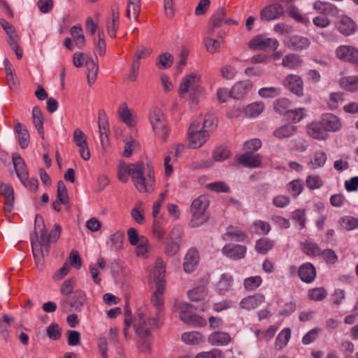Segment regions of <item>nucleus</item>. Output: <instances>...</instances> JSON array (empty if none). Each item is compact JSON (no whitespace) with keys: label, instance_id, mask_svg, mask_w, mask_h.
<instances>
[{"label":"nucleus","instance_id":"nucleus-64","mask_svg":"<svg viewBox=\"0 0 358 358\" xmlns=\"http://www.w3.org/2000/svg\"><path fill=\"white\" fill-rule=\"evenodd\" d=\"M194 358H224V355L220 350L213 349L210 351L199 352Z\"/></svg>","mask_w":358,"mask_h":358},{"label":"nucleus","instance_id":"nucleus-30","mask_svg":"<svg viewBox=\"0 0 358 358\" xmlns=\"http://www.w3.org/2000/svg\"><path fill=\"white\" fill-rule=\"evenodd\" d=\"M297 130V127L291 124H285L273 131V136L278 139L289 138L294 136Z\"/></svg>","mask_w":358,"mask_h":358},{"label":"nucleus","instance_id":"nucleus-63","mask_svg":"<svg viewBox=\"0 0 358 358\" xmlns=\"http://www.w3.org/2000/svg\"><path fill=\"white\" fill-rule=\"evenodd\" d=\"M130 164H126L124 162H120L118 166V178L122 182H127L128 176L130 174Z\"/></svg>","mask_w":358,"mask_h":358},{"label":"nucleus","instance_id":"nucleus-16","mask_svg":"<svg viewBox=\"0 0 358 358\" xmlns=\"http://www.w3.org/2000/svg\"><path fill=\"white\" fill-rule=\"evenodd\" d=\"M12 158L17 176L24 185H27L26 180L28 178V171L24 160L17 152L13 154Z\"/></svg>","mask_w":358,"mask_h":358},{"label":"nucleus","instance_id":"nucleus-24","mask_svg":"<svg viewBox=\"0 0 358 358\" xmlns=\"http://www.w3.org/2000/svg\"><path fill=\"white\" fill-rule=\"evenodd\" d=\"M231 341L230 335L224 331H217L209 334L208 342L214 346H225Z\"/></svg>","mask_w":358,"mask_h":358},{"label":"nucleus","instance_id":"nucleus-32","mask_svg":"<svg viewBox=\"0 0 358 358\" xmlns=\"http://www.w3.org/2000/svg\"><path fill=\"white\" fill-rule=\"evenodd\" d=\"M225 11L224 9L220 8L212 16L210 26L207 29L208 34H213V30L215 28L220 27L224 23Z\"/></svg>","mask_w":358,"mask_h":358},{"label":"nucleus","instance_id":"nucleus-42","mask_svg":"<svg viewBox=\"0 0 358 358\" xmlns=\"http://www.w3.org/2000/svg\"><path fill=\"white\" fill-rule=\"evenodd\" d=\"M262 283V278L260 275L250 276L243 280V287L248 292L255 291Z\"/></svg>","mask_w":358,"mask_h":358},{"label":"nucleus","instance_id":"nucleus-2","mask_svg":"<svg viewBox=\"0 0 358 358\" xmlns=\"http://www.w3.org/2000/svg\"><path fill=\"white\" fill-rule=\"evenodd\" d=\"M148 169L147 176H143V164L141 162L130 164V174L134 185L141 192H152L154 191L155 182V170L150 162L147 163Z\"/></svg>","mask_w":358,"mask_h":358},{"label":"nucleus","instance_id":"nucleus-18","mask_svg":"<svg viewBox=\"0 0 358 358\" xmlns=\"http://www.w3.org/2000/svg\"><path fill=\"white\" fill-rule=\"evenodd\" d=\"M322 124L324 127L327 132L331 131L335 132L341 129L342 123L341 120L334 114L326 113L324 114L321 120Z\"/></svg>","mask_w":358,"mask_h":358},{"label":"nucleus","instance_id":"nucleus-14","mask_svg":"<svg viewBox=\"0 0 358 358\" xmlns=\"http://www.w3.org/2000/svg\"><path fill=\"white\" fill-rule=\"evenodd\" d=\"M284 85L298 96H301L303 94V81L299 76L288 75L284 80Z\"/></svg>","mask_w":358,"mask_h":358},{"label":"nucleus","instance_id":"nucleus-48","mask_svg":"<svg viewBox=\"0 0 358 358\" xmlns=\"http://www.w3.org/2000/svg\"><path fill=\"white\" fill-rule=\"evenodd\" d=\"M273 241L267 238H261L256 241L255 250L258 253L266 254L273 248Z\"/></svg>","mask_w":358,"mask_h":358},{"label":"nucleus","instance_id":"nucleus-3","mask_svg":"<svg viewBox=\"0 0 358 358\" xmlns=\"http://www.w3.org/2000/svg\"><path fill=\"white\" fill-rule=\"evenodd\" d=\"M136 334L140 337L138 348L141 352L150 351L151 345L150 327L154 320L145 319L143 313H139L136 318Z\"/></svg>","mask_w":358,"mask_h":358},{"label":"nucleus","instance_id":"nucleus-20","mask_svg":"<svg viewBox=\"0 0 358 358\" xmlns=\"http://www.w3.org/2000/svg\"><path fill=\"white\" fill-rule=\"evenodd\" d=\"M300 279L306 283L313 282L316 277L315 267L310 262L303 264L298 270Z\"/></svg>","mask_w":358,"mask_h":358},{"label":"nucleus","instance_id":"nucleus-7","mask_svg":"<svg viewBox=\"0 0 358 358\" xmlns=\"http://www.w3.org/2000/svg\"><path fill=\"white\" fill-rule=\"evenodd\" d=\"M278 46L279 42L277 39L264 35L257 36L249 42V48L253 50H275Z\"/></svg>","mask_w":358,"mask_h":358},{"label":"nucleus","instance_id":"nucleus-53","mask_svg":"<svg viewBox=\"0 0 358 358\" xmlns=\"http://www.w3.org/2000/svg\"><path fill=\"white\" fill-rule=\"evenodd\" d=\"M206 295L207 292L204 287H197L188 292L189 299L194 301L204 300Z\"/></svg>","mask_w":358,"mask_h":358},{"label":"nucleus","instance_id":"nucleus-37","mask_svg":"<svg viewBox=\"0 0 358 358\" xmlns=\"http://www.w3.org/2000/svg\"><path fill=\"white\" fill-rule=\"evenodd\" d=\"M15 131L18 135V142L22 149L28 147L29 143V134L27 129L23 128L21 123H17L15 126Z\"/></svg>","mask_w":358,"mask_h":358},{"label":"nucleus","instance_id":"nucleus-39","mask_svg":"<svg viewBox=\"0 0 358 358\" xmlns=\"http://www.w3.org/2000/svg\"><path fill=\"white\" fill-rule=\"evenodd\" d=\"M310 45V40L304 36H293L289 39V45L295 50L306 49Z\"/></svg>","mask_w":358,"mask_h":358},{"label":"nucleus","instance_id":"nucleus-58","mask_svg":"<svg viewBox=\"0 0 358 358\" xmlns=\"http://www.w3.org/2000/svg\"><path fill=\"white\" fill-rule=\"evenodd\" d=\"M327 296V292L323 287H315L308 291V297L316 301H320L325 299Z\"/></svg>","mask_w":358,"mask_h":358},{"label":"nucleus","instance_id":"nucleus-50","mask_svg":"<svg viewBox=\"0 0 358 358\" xmlns=\"http://www.w3.org/2000/svg\"><path fill=\"white\" fill-rule=\"evenodd\" d=\"M271 229V227L268 222L262 220L255 221L250 227V231L259 235L267 234Z\"/></svg>","mask_w":358,"mask_h":358},{"label":"nucleus","instance_id":"nucleus-35","mask_svg":"<svg viewBox=\"0 0 358 358\" xmlns=\"http://www.w3.org/2000/svg\"><path fill=\"white\" fill-rule=\"evenodd\" d=\"M191 220L189 221V226L192 228L199 227L207 222L208 215L207 213H201L194 210H190Z\"/></svg>","mask_w":358,"mask_h":358},{"label":"nucleus","instance_id":"nucleus-44","mask_svg":"<svg viewBox=\"0 0 358 358\" xmlns=\"http://www.w3.org/2000/svg\"><path fill=\"white\" fill-rule=\"evenodd\" d=\"M208 206V197L206 195H201L193 201L190 206V210H194V208H195L198 212L206 213Z\"/></svg>","mask_w":358,"mask_h":358},{"label":"nucleus","instance_id":"nucleus-22","mask_svg":"<svg viewBox=\"0 0 358 358\" xmlns=\"http://www.w3.org/2000/svg\"><path fill=\"white\" fill-rule=\"evenodd\" d=\"M307 132L313 138L317 140H325L328 137V133L322 124V122H314L307 126Z\"/></svg>","mask_w":358,"mask_h":358},{"label":"nucleus","instance_id":"nucleus-28","mask_svg":"<svg viewBox=\"0 0 358 358\" xmlns=\"http://www.w3.org/2000/svg\"><path fill=\"white\" fill-rule=\"evenodd\" d=\"M314 8L320 13L325 15L334 16L338 14V8L331 3L316 1L313 5Z\"/></svg>","mask_w":358,"mask_h":358},{"label":"nucleus","instance_id":"nucleus-41","mask_svg":"<svg viewBox=\"0 0 358 358\" xmlns=\"http://www.w3.org/2000/svg\"><path fill=\"white\" fill-rule=\"evenodd\" d=\"M339 226L347 231L358 229V218L350 215L343 216L338 220Z\"/></svg>","mask_w":358,"mask_h":358},{"label":"nucleus","instance_id":"nucleus-26","mask_svg":"<svg viewBox=\"0 0 358 358\" xmlns=\"http://www.w3.org/2000/svg\"><path fill=\"white\" fill-rule=\"evenodd\" d=\"M340 87L350 92H358V76H345L338 80Z\"/></svg>","mask_w":358,"mask_h":358},{"label":"nucleus","instance_id":"nucleus-62","mask_svg":"<svg viewBox=\"0 0 358 358\" xmlns=\"http://www.w3.org/2000/svg\"><path fill=\"white\" fill-rule=\"evenodd\" d=\"M206 188L215 192H229L230 187L222 181L210 182L206 185Z\"/></svg>","mask_w":358,"mask_h":358},{"label":"nucleus","instance_id":"nucleus-12","mask_svg":"<svg viewBox=\"0 0 358 358\" xmlns=\"http://www.w3.org/2000/svg\"><path fill=\"white\" fill-rule=\"evenodd\" d=\"M247 252V248L245 245L226 244L222 249V254L232 260H238L243 259Z\"/></svg>","mask_w":358,"mask_h":358},{"label":"nucleus","instance_id":"nucleus-49","mask_svg":"<svg viewBox=\"0 0 358 358\" xmlns=\"http://www.w3.org/2000/svg\"><path fill=\"white\" fill-rule=\"evenodd\" d=\"M291 337V330L289 328L283 329L278 335L275 345L279 350H282L288 343Z\"/></svg>","mask_w":358,"mask_h":358},{"label":"nucleus","instance_id":"nucleus-51","mask_svg":"<svg viewBox=\"0 0 358 358\" xmlns=\"http://www.w3.org/2000/svg\"><path fill=\"white\" fill-rule=\"evenodd\" d=\"M70 33L76 45L81 48L85 45V41L82 27L80 25L73 26L70 29Z\"/></svg>","mask_w":358,"mask_h":358},{"label":"nucleus","instance_id":"nucleus-17","mask_svg":"<svg viewBox=\"0 0 358 358\" xmlns=\"http://www.w3.org/2000/svg\"><path fill=\"white\" fill-rule=\"evenodd\" d=\"M199 261L198 251L194 248L189 249L184 258L183 268L185 272H193L198 266Z\"/></svg>","mask_w":358,"mask_h":358},{"label":"nucleus","instance_id":"nucleus-33","mask_svg":"<svg viewBox=\"0 0 358 358\" xmlns=\"http://www.w3.org/2000/svg\"><path fill=\"white\" fill-rule=\"evenodd\" d=\"M181 339L187 345H199L204 341L205 338L198 331H188L182 334Z\"/></svg>","mask_w":358,"mask_h":358},{"label":"nucleus","instance_id":"nucleus-29","mask_svg":"<svg viewBox=\"0 0 358 358\" xmlns=\"http://www.w3.org/2000/svg\"><path fill=\"white\" fill-rule=\"evenodd\" d=\"M118 115L120 120L129 127H134L136 125V121L134 115L129 111L126 103H122L118 109Z\"/></svg>","mask_w":358,"mask_h":358},{"label":"nucleus","instance_id":"nucleus-43","mask_svg":"<svg viewBox=\"0 0 358 358\" xmlns=\"http://www.w3.org/2000/svg\"><path fill=\"white\" fill-rule=\"evenodd\" d=\"M86 300L85 294L81 290H76L73 293L70 306L76 311H80Z\"/></svg>","mask_w":358,"mask_h":358},{"label":"nucleus","instance_id":"nucleus-45","mask_svg":"<svg viewBox=\"0 0 358 358\" xmlns=\"http://www.w3.org/2000/svg\"><path fill=\"white\" fill-rule=\"evenodd\" d=\"M265 108L262 101H256L247 106L245 109V115L250 117H255L263 112Z\"/></svg>","mask_w":358,"mask_h":358},{"label":"nucleus","instance_id":"nucleus-59","mask_svg":"<svg viewBox=\"0 0 358 358\" xmlns=\"http://www.w3.org/2000/svg\"><path fill=\"white\" fill-rule=\"evenodd\" d=\"M306 182L307 187L310 189H319L323 185V180L318 175L308 176Z\"/></svg>","mask_w":358,"mask_h":358},{"label":"nucleus","instance_id":"nucleus-23","mask_svg":"<svg viewBox=\"0 0 358 358\" xmlns=\"http://www.w3.org/2000/svg\"><path fill=\"white\" fill-rule=\"evenodd\" d=\"M234 278L228 273L222 274L216 284V291L218 294L224 295L229 292L233 287Z\"/></svg>","mask_w":358,"mask_h":358},{"label":"nucleus","instance_id":"nucleus-57","mask_svg":"<svg viewBox=\"0 0 358 358\" xmlns=\"http://www.w3.org/2000/svg\"><path fill=\"white\" fill-rule=\"evenodd\" d=\"M303 189V182L300 179L291 181L288 185V191L296 197L298 196Z\"/></svg>","mask_w":358,"mask_h":358},{"label":"nucleus","instance_id":"nucleus-54","mask_svg":"<svg viewBox=\"0 0 358 358\" xmlns=\"http://www.w3.org/2000/svg\"><path fill=\"white\" fill-rule=\"evenodd\" d=\"M165 273V266L162 262L158 259V295L162 294L166 288V283L162 273Z\"/></svg>","mask_w":358,"mask_h":358},{"label":"nucleus","instance_id":"nucleus-38","mask_svg":"<svg viewBox=\"0 0 358 358\" xmlns=\"http://www.w3.org/2000/svg\"><path fill=\"white\" fill-rule=\"evenodd\" d=\"M33 123L38 130L42 138H44L43 117L41 110L38 106H34L32 109Z\"/></svg>","mask_w":358,"mask_h":358},{"label":"nucleus","instance_id":"nucleus-36","mask_svg":"<svg viewBox=\"0 0 358 358\" xmlns=\"http://www.w3.org/2000/svg\"><path fill=\"white\" fill-rule=\"evenodd\" d=\"M301 248L302 251L308 256L310 257H317L320 256L322 250L319 245L314 242L306 241L301 243Z\"/></svg>","mask_w":358,"mask_h":358},{"label":"nucleus","instance_id":"nucleus-4","mask_svg":"<svg viewBox=\"0 0 358 358\" xmlns=\"http://www.w3.org/2000/svg\"><path fill=\"white\" fill-rule=\"evenodd\" d=\"M199 77L195 73H191L185 77L180 85L178 93L180 96L189 94L190 98L194 100L201 93Z\"/></svg>","mask_w":358,"mask_h":358},{"label":"nucleus","instance_id":"nucleus-10","mask_svg":"<svg viewBox=\"0 0 358 358\" xmlns=\"http://www.w3.org/2000/svg\"><path fill=\"white\" fill-rule=\"evenodd\" d=\"M73 141L79 148L80 157L85 161L90 159V152L87 143L86 135L80 129L73 131Z\"/></svg>","mask_w":358,"mask_h":358},{"label":"nucleus","instance_id":"nucleus-34","mask_svg":"<svg viewBox=\"0 0 358 358\" xmlns=\"http://www.w3.org/2000/svg\"><path fill=\"white\" fill-rule=\"evenodd\" d=\"M124 237V232L117 231L110 236L107 244L110 245L111 249L115 251L121 250L123 248Z\"/></svg>","mask_w":358,"mask_h":358},{"label":"nucleus","instance_id":"nucleus-25","mask_svg":"<svg viewBox=\"0 0 358 358\" xmlns=\"http://www.w3.org/2000/svg\"><path fill=\"white\" fill-rule=\"evenodd\" d=\"M238 162L244 166L255 168L260 164L259 156L252 152L248 151L238 157Z\"/></svg>","mask_w":358,"mask_h":358},{"label":"nucleus","instance_id":"nucleus-52","mask_svg":"<svg viewBox=\"0 0 358 358\" xmlns=\"http://www.w3.org/2000/svg\"><path fill=\"white\" fill-rule=\"evenodd\" d=\"M281 94V89L277 87H264L258 91V95L262 98L273 99Z\"/></svg>","mask_w":358,"mask_h":358},{"label":"nucleus","instance_id":"nucleus-31","mask_svg":"<svg viewBox=\"0 0 358 358\" xmlns=\"http://www.w3.org/2000/svg\"><path fill=\"white\" fill-rule=\"evenodd\" d=\"M85 66L87 69V82L90 85H92L96 79L99 66L96 62L90 57L85 59Z\"/></svg>","mask_w":358,"mask_h":358},{"label":"nucleus","instance_id":"nucleus-60","mask_svg":"<svg viewBox=\"0 0 358 358\" xmlns=\"http://www.w3.org/2000/svg\"><path fill=\"white\" fill-rule=\"evenodd\" d=\"M124 149L123 155L125 157H129L132 154V151L138 147V143L132 137L124 139Z\"/></svg>","mask_w":358,"mask_h":358},{"label":"nucleus","instance_id":"nucleus-13","mask_svg":"<svg viewBox=\"0 0 358 358\" xmlns=\"http://www.w3.org/2000/svg\"><path fill=\"white\" fill-rule=\"evenodd\" d=\"M264 301L265 296L261 293H256L243 297L241 300L239 306L242 309L250 310L258 308Z\"/></svg>","mask_w":358,"mask_h":358},{"label":"nucleus","instance_id":"nucleus-61","mask_svg":"<svg viewBox=\"0 0 358 358\" xmlns=\"http://www.w3.org/2000/svg\"><path fill=\"white\" fill-rule=\"evenodd\" d=\"M287 116L293 122H299L306 116L305 109L303 108H299L290 110L287 112Z\"/></svg>","mask_w":358,"mask_h":358},{"label":"nucleus","instance_id":"nucleus-27","mask_svg":"<svg viewBox=\"0 0 358 358\" xmlns=\"http://www.w3.org/2000/svg\"><path fill=\"white\" fill-rule=\"evenodd\" d=\"M208 35L204 38L205 46L208 52L213 54L219 51L221 45L223 43V34L220 32L216 38H212L210 36L212 34Z\"/></svg>","mask_w":358,"mask_h":358},{"label":"nucleus","instance_id":"nucleus-21","mask_svg":"<svg viewBox=\"0 0 358 358\" xmlns=\"http://www.w3.org/2000/svg\"><path fill=\"white\" fill-rule=\"evenodd\" d=\"M252 87V83L249 80H243L234 85L231 90V96L235 99L243 97Z\"/></svg>","mask_w":358,"mask_h":358},{"label":"nucleus","instance_id":"nucleus-9","mask_svg":"<svg viewBox=\"0 0 358 358\" xmlns=\"http://www.w3.org/2000/svg\"><path fill=\"white\" fill-rule=\"evenodd\" d=\"M180 235L181 229L179 227H173L166 243L165 252L167 255L173 256L177 253L180 242Z\"/></svg>","mask_w":358,"mask_h":358},{"label":"nucleus","instance_id":"nucleus-47","mask_svg":"<svg viewBox=\"0 0 358 358\" xmlns=\"http://www.w3.org/2000/svg\"><path fill=\"white\" fill-rule=\"evenodd\" d=\"M326 161V153L323 151H317L313 155L308 165L311 169H315L320 167H322L324 165Z\"/></svg>","mask_w":358,"mask_h":358},{"label":"nucleus","instance_id":"nucleus-46","mask_svg":"<svg viewBox=\"0 0 358 358\" xmlns=\"http://www.w3.org/2000/svg\"><path fill=\"white\" fill-rule=\"evenodd\" d=\"M301 64V59L296 54H289L282 58V65L286 68L294 69L300 66Z\"/></svg>","mask_w":358,"mask_h":358},{"label":"nucleus","instance_id":"nucleus-40","mask_svg":"<svg viewBox=\"0 0 358 358\" xmlns=\"http://www.w3.org/2000/svg\"><path fill=\"white\" fill-rule=\"evenodd\" d=\"M102 116H105L104 113H99V121H98V125H99V134H100V139L101 144L103 145L105 143H107L108 141V123L106 120L102 117Z\"/></svg>","mask_w":358,"mask_h":358},{"label":"nucleus","instance_id":"nucleus-1","mask_svg":"<svg viewBox=\"0 0 358 358\" xmlns=\"http://www.w3.org/2000/svg\"><path fill=\"white\" fill-rule=\"evenodd\" d=\"M34 222L35 231L31 235V243L34 258L40 259L48 255L50 249V242H56L59 239L62 229L58 224H55L48 236L43 217L40 215H36Z\"/></svg>","mask_w":358,"mask_h":358},{"label":"nucleus","instance_id":"nucleus-8","mask_svg":"<svg viewBox=\"0 0 358 358\" xmlns=\"http://www.w3.org/2000/svg\"><path fill=\"white\" fill-rule=\"evenodd\" d=\"M336 55L338 59L354 64L358 62V48L348 45H339L336 49Z\"/></svg>","mask_w":358,"mask_h":358},{"label":"nucleus","instance_id":"nucleus-5","mask_svg":"<svg viewBox=\"0 0 358 358\" xmlns=\"http://www.w3.org/2000/svg\"><path fill=\"white\" fill-rule=\"evenodd\" d=\"M188 136L189 147L195 149L200 148L206 143L208 134L206 130L200 129L199 123L194 121L189 127Z\"/></svg>","mask_w":358,"mask_h":358},{"label":"nucleus","instance_id":"nucleus-6","mask_svg":"<svg viewBox=\"0 0 358 358\" xmlns=\"http://www.w3.org/2000/svg\"><path fill=\"white\" fill-rule=\"evenodd\" d=\"M179 317L186 324L194 327H204L207 322L202 317L193 314L191 311V306L187 303H180L178 305Z\"/></svg>","mask_w":358,"mask_h":358},{"label":"nucleus","instance_id":"nucleus-19","mask_svg":"<svg viewBox=\"0 0 358 358\" xmlns=\"http://www.w3.org/2000/svg\"><path fill=\"white\" fill-rule=\"evenodd\" d=\"M222 238L224 241L231 242H245L249 241L246 234L242 231L240 229L229 226L227 228L226 232L223 234Z\"/></svg>","mask_w":358,"mask_h":358},{"label":"nucleus","instance_id":"nucleus-15","mask_svg":"<svg viewBox=\"0 0 358 358\" xmlns=\"http://www.w3.org/2000/svg\"><path fill=\"white\" fill-rule=\"evenodd\" d=\"M284 15V9L279 3L271 4L263 8L260 13L262 20L270 21L278 19Z\"/></svg>","mask_w":358,"mask_h":358},{"label":"nucleus","instance_id":"nucleus-11","mask_svg":"<svg viewBox=\"0 0 358 358\" xmlns=\"http://www.w3.org/2000/svg\"><path fill=\"white\" fill-rule=\"evenodd\" d=\"M336 27L338 31L345 36L352 35L357 30V25L355 21L347 15L339 17Z\"/></svg>","mask_w":358,"mask_h":358},{"label":"nucleus","instance_id":"nucleus-55","mask_svg":"<svg viewBox=\"0 0 358 358\" xmlns=\"http://www.w3.org/2000/svg\"><path fill=\"white\" fill-rule=\"evenodd\" d=\"M57 197L63 205H67L69 203V199L67 189L64 182L62 180L57 182Z\"/></svg>","mask_w":358,"mask_h":358},{"label":"nucleus","instance_id":"nucleus-56","mask_svg":"<svg viewBox=\"0 0 358 358\" xmlns=\"http://www.w3.org/2000/svg\"><path fill=\"white\" fill-rule=\"evenodd\" d=\"M290 106V101L289 99L286 98H280L275 101L274 103V109L275 112L279 114H287V112L289 110L288 108Z\"/></svg>","mask_w":358,"mask_h":358}]
</instances>
